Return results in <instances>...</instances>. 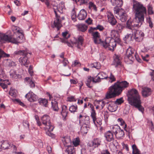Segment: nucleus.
Listing matches in <instances>:
<instances>
[{
  "mask_svg": "<svg viewBox=\"0 0 154 154\" xmlns=\"http://www.w3.org/2000/svg\"><path fill=\"white\" fill-rule=\"evenodd\" d=\"M133 10L135 14L133 20H128L127 22L126 27L132 30L136 29L135 28L141 26L144 21V16L147 13L146 9L141 3L134 1Z\"/></svg>",
  "mask_w": 154,
  "mask_h": 154,
  "instance_id": "obj_1",
  "label": "nucleus"
},
{
  "mask_svg": "<svg viewBox=\"0 0 154 154\" xmlns=\"http://www.w3.org/2000/svg\"><path fill=\"white\" fill-rule=\"evenodd\" d=\"M15 28L16 31L14 32L13 37L5 34L0 33V42L4 43L7 42L15 44L21 42L23 38V34L17 29L18 27H15Z\"/></svg>",
  "mask_w": 154,
  "mask_h": 154,
  "instance_id": "obj_2",
  "label": "nucleus"
},
{
  "mask_svg": "<svg viewBox=\"0 0 154 154\" xmlns=\"http://www.w3.org/2000/svg\"><path fill=\"white\" fill-rule=\"evenodd\" d=\"M128 93V100L129 103L135 106L140 111L143 112V109L140 105L141 101L137 91L133 88L129 91Z\"/></svg>",
  "mask_w": 154,
  "mask_h": 154,
  "instance_id": "obj_3",
  "label": "nucleus"
},
{
  "mask_svg": "<svg viewBox=\"0 0 154 154\" xmlns=\"http://www.w3.org/2000/svg\"><path fill=\"white\" fill-rule=\"evenodd\" d=\"M64 39L61 40L62 42L66 43L69 47L72 48V45L75 46L78 48H80L83 42V38L82 36L79 37L77 39L74 38L70 40L71 43L69 42L66 39L70 37V35L67 31L63 32L62 34Z\"/></svg>",
  "mask_w": 154,
  "mask_h": 154,
  "instance_id": "obj_4",
  "label": "nucleus"
},
{
  "mask_svg": "<svg viewBox=\"0 0 154 154\" xmlns=\"http://www.w3.org/2000/svg\"><path fill=\"white\" fill-rule=\"evenodd\" d=\"M114 11L116 17L122 22H125L127 20V16L124 10L116 7L114 8Z\"/></svg>",
  "mask_w": 154,
  "mask_h": 154,
  "instance_id": "obj_5",
  "label": "nucleus"
},
{
  "mask_svg": "<svg viewBox=\"0 0 154 154\" xmlns=\"http://www.w3.org/2000/svg\"><path fill=\"white\" fill-rule=\"evenodd\" d=\"M116 41L110 37H107L104 42H102L101 45L105 48H108L110 50H113L116 46Z\"/></svg>",
  "mask_w": 154,
  "mask_h": 154,
  "instance_id": "obj_6",
  "label": "nucleus"
},
{
  "mask_svg": "<svg viewBox=\"0 0 154 154\" xmlns=\"http://www.w3.org/2000/svg\"><path fill=\"white\" fill-rule=\"evenodd\" d=\"M54 13L56 17L54 21V24L55 27L58 30L62 26V21L64 19V17L62 15V14H59L56 11L54 10Z\"/></svg>",
  "mask_w": 154,
  "mask_h": 154,
  "instance_id": "obj_7",
  "label": "nucleus"
},
{
  "mask_svg": "<svg viewBox=\"0 0 154 154\" xmlns=\"http://www.w3.org/2000/svg\"><path fill=\"white\" fill-rule=\"evenodd\" d=\"M119 94H120L114 85H112L109 88L108 91L106 94L105 98L107 99L112 98Z\"/></svg>",
  "mask_w": 154,
  "mask_h": 154,
  "instance_id": "obj_8",
  "label": "nucleus"
},
{
  "mask_svg": "<svg viewBox=\"0 0 154 154\" xmlns=\"http://www.w3.org/2000/svg\"><path fill=\"white\" fill-rule=\"evenodd\" d=\"M113 85L120 94L124 89L128 87L129 83L125 81H117Z\"/></svg>",
  "mask_w": 154,
  "mask_h": 154,
  "instance_id": "obj_9",
  "label": "nucleus"
},
{
  "mask_svg": "<svg viewBox=\"0 0 154 154\" xmlns=\"http://www.w3.org/2000/svg\"><path fill=\"white\" fill-rule=\"evenodd\" d=\"M132 33L134 38L136 41L140 42L142 40L144 36L143 32L136 29L133 30Z\"/></svg>",
  "mask_w": 154,
  "mask_h": 154,
  "instance_id": "obj_10",
  "label": "nucleus"
},
{
  "mask_svg": "<svg viewBox=\"0 0 154 154\" xmlns=\"http://www.w3.org/2000/svg\"><path fill=\"white\" fill-rule=\"evenodd\" d=\"M41 121L43 125L45 126L46 128H48L50 130L53 129V125H51L50 117L47 115H44L41 118Z\"/></svg>",
  "mask_w": 154,
  "mask_h": 154,
  "instance_id": "obj_11",
  "label": "nucleus"
},
{
  "mask_svg": "<svg viewBox=\"0 0 154 154\" xmlns=\"http://www.w3.org/2000/svg\"><path fill=\"white\" fill-rule=\"evenodd\" d=\"M101 141L98 138L95 139L89 142L88 144V148L90 150L94 149L95 148L98 147L100 145Z\"/></svg>",
  "mask_w": 154,
  "mask_h": 154,
  "instance_id": "obj_12",
  "label": "nucleus"
},
{
  "mask_svg": "<svg viewBox=\"0 0 154 154\" xmlns=\"http://www.w3.org/2000/svg\"><path fill=\"white\" fill-rule=\"evenodd\" d=\"M134 50L131 47L128 48L127 50L126 54L128 59L131 61L134 60Z\"/></svg>",
  "mask_w": 154,
  "mask_h": 154,
  "instance_id": "obj_13",
  "label": "nucleus"
},
{
  "mask_svg": "<svg viewBox=\"0 0 154 154\" xmlns=\"http://www.w3.org/2000/svg\"><path fill=\"white\" fill-rule=\"evenodd\" d=\"M26 97L27 98L28 100L31 102L36 101L38 98L37 96L32 92L30 91L25 95Z\"/></svg>",
  "mask_w": 154,
  "mask_h": 154,
  "instance_id": "obj_14",
  "label": "nucleus"
},
{
  "mask_svg": "<svg viewBox=\"0 0 154 154\" xmlns=\"http://www.w3.org/2000/svg\"><path fill=\"white\" fill-rule=\"evenodd\" d=\"M92 35L94 43L96 44H100L101 45L102 42L103 41H102L101 39H100L99 33L97 32H93L92 33Z\"/></svg>",
  "mask_w": 154,
  "mask_h": 154,
  "instance_id": "obj_15",
  "label": "nucleus"
},
{
  "mask_svg": "<svg viewBox=\"0 0 154 154\" xmlns=\"http://www.w3.org/2000/svg\"><path fill=\"white\" fill-rule=\"evenodd\" d=\"M107 17L109 22L112 26L115 25L117 21L115 18L114 15L111 13H109L107 14Z\"/></svg>",
  "mask_w": 154,
  "mask_h": 154,
  "instance_id": "obj_16",
  "label": "nucleus"
},
{
  "mask_svg": "<svg viewBox=\"0 0 154 154\" xmlns=\"http://www.w3.org/2000/svg\"><path fill=\"white\" fill-rule=\"evenodd\" d=\"M26 55H25L23 57H21L19 59V61L22 65H23L26 67H28L29 61H28V58Z\"/></svg>",
  "mask_w": 154,
  "mask_h": 154,
  "instance_id": "obj_17",
  "label": "nucleus"
},
{
  "mask_svg": "<svg viewBox=\"0 0 154 154\" xmlns=\"http://www.w3.org/2000/svg\"><path fill=\"white\" fill-rule=\"evenodd\" d=\"M152 93L151 88L148 87H145L142 89V94L144 97H147L150 95Z\"/></svg>",
  "mask_w": 154,
  "mask_h": 154,
  "instance_id": "obj_18",
  "label": "nucleus"
},
{
  "mask_svg": "<svg viewBox=\"0 0 154 154\" xmlns=\"http://www.w3.org/2000/svg\"><path fill=\"white\" fill-rule=\"evenodd\" d=\"M107 108L111 112L116 111L117 109V105L114 102H110L107 103Z\"/></svg>",
  "mask_w": 154,
  "mask_h": 154,
  "instance_id": "obj_19",
  "label": "nucleus"
},
{
  "mask_svg": "<svg viewBox=\"0 0 154 154\" xmlns=\"http://www.w3.org/2000/svg\"><path fill=\"white\" fill-rule=\"evenodd\" d=\"M114 64L116 67L120 66L121 64V57L120 55L115 54L114 56Z\"/></svg>",
  "mask_w": 154,
  "mask_h": 154,
  "instance_id": "obj_20",
  "label": "nucleus"
},
{
  "mask_svg": "<svg viewBox=\"0 0 154 154\" xmlns=\"http://www.w3.org/2000/svg\"><path fill=\"white\" fill-rule=\"evenodd\" d=\"M104 137L108 142L112 141L114 140L113 133L110 131L106 132L104 134Z\"/></svg>",
  "mask_w": 154,
  "mask_h": 154,
  "instance_id": "obj_21",
  "label": "nucleus"
},
{
  "mask_svg": "<svg viewBox=\"0 0 154 154\" xmlns=\"http://www.w3.org/2000/svg\"><path fill=\"white\" fill-rule=\"evenodd\" d=\"M111 38L113 39L118 42L120 41V38L118 32L115 30H111L110 32Z\"/></svg>",
  "mask_w": 154,
  "mask_h": 154,
  "instance_id": "obj_22",
  "label": "nucleus"
},
{
  "mask_svg": "<svg viewBox=\"0 0 154 154\" xmlns=\"http://www.w3.org/2000/svg\"><path fill=\"white\" fill-rule=\"evenodd\" d=\"M10 147V144L7 141H3L0 142V149H7Z\"/></svg>",
  "mask_w": 154,
  "mask_h": 154,
  "instance_id": "obj_23",
  "label": "nucleus"
},
{
  "mask_svg": "<svg viewBox=\"0 0 154 154\" xmlns=\"http://www.w3.org/2000/svg\"><path fill=\"white\" fill-rule=\"evenodd\" d=\"M87 16V13L84 9L81 10L79 13L77 17L80 20L85 19Z\"/></svg>",
  "mask_w": 154,
  "mask_h": 154,
  "instance_id": "obj_24",
  "label": "nucleus"
},
{
  "mask_svg": "<svg viewBox=\"0 0 154 154\" xmlns=\"http://www.w3.org/2000/svg\"><path fill=\"white\" fill-rule=\"evenodd\" d=\"M65 8L64 3L63 2H61L58 5V7L56 10L54 9V10L57 11L58 14H62L61 13L63 12L62 10Z\"/></svg>",
  "mask_w": 154,
  "mask_h": 154,
  "instance_id": "obj_25",
  "label": "nucleus"
},
{
  "mask_svg": "<svg viewBox=\"0 0 154 154\" xmlns=\"http://www.w3.org/2000/svg\"><path fill=\"white\" fill-rule=\"evenodd\" d=\"M65 152L67 154H75V150L74 147L72 146L66 147Z\"/></svg>",
  "mask_w": 154,
  "mask_h": 154,
  "instance_id": "obj_26",
  "label": "nucleus"
},
{
  "mask_svg": "<svg viewBox=\"0 0 154 154\" xmlns=\"http://www.w3.org/2000/svg\"><path fill=\"white\" fill-rule=\"evenodd\" d=\"M62 109L61 113L63 117L65 119L67 116L68 112V109L66 106L63 105L62 106Z\"/></svg>",
  "mask_w": 154,
  "mask_h": 154,
  "instance_id": "obj_27",
  "label": "nucleus"
},
{
  "mask_svg": "<svg viewBox=\"0 0 154 154\" xmlns=\"http://www.w3.org/2000/svg\"><path fill=\"white\" fill-rule=\"evenodd\" d=\"M63 143V144L66 147H67L68 146H70V144H71V141L70 138L69 137H65L62 140Z\"/></svg>",
  "mask_w": 154,
  "mask_h": 154,
  "instance_id": "obj_28",
  "label": "nucleus"
},
{
  "mask_svg": "<svg viewBox=\"0 0 154 154\" xmlns=\"http://www.w3.org/2000/svg\"><path fill=\"white\" fill-rule=\"evenodd\" d=\"M111 2L113 5L118 7H121L123 4L122 0H111Z\"/></svg>",
  "mask_w": 154,
  "mask_h": 154,
  "instance_id": "obj_29",
  "label": "nucleus"
},
{
  "mask_svg": "<svg viewBox=\"0 0 154 154\" xmlns=\"http://www.w3.org/2000/svg\"><path fill=\"white\" fill-rule=\"evenodd\" d=\"M125 134L124 131L121 129H120V130H119L117 133L115 135L116 138L118 139H121L124 136Z\"/></svg>",
  "mask_w": 154,
  "mask_h": 154,
  "instance_id": "obj_30",
  "label": "nucleus"
},
{
  "mask_svg": "<svg viewBox=\"0 0 154 154\" xmlns=\"http://www.w3.org/2000/svg\"><path fill=\"white\" fill-rule=\"evenodd\" d=\"M89 128V125L82 124L81 128V131L83 134H86Z\"/></svg>",
  "mask_w": 154,
  "mask_h": 154,
  "instance_id": "obj_31",
  "label": "nucleus"
},
{
  "mask_svg": "<svg viewBox=\"0 0 154 154\" xmlns=\"http://www.w3.org/2000/svg\"><path fill=\"white\" fill-rule=\"evenodd\" d=\"M78 29L82 32H85L87 29L88 27L85 25L80 24L77 25Z\"/></svg>",
  "mask_w": 154,
  "mask_h": 154,
  "instance_id": "obj_32",
  "label": "nucleus"
},
{
  "mask_svg": "<svg viewBox=\"0 0 154 154\" xmlns=\"http://www.w3.org/2000/svg\"><path fill=\"white\" fill-rule=\"evenodd\" d=\"M93 77L91 76H88L85 82L86 85L89 88H91L92 87V85L91 84V81H93Z\"/></svg>",
  "mask_w": 154,
  "mask_h": 154,
  "instance_id": "obj_33",
  "label": "nucleus"
},
{
  "mask_svg": "<svg viewBox=\"0 0 154 154\" xmlns=\"http://www.w3.org/2000/svg\"><path fill=\"white\" fill-rule=\"evenodd\" d=\"M14 53L15 55H20L23 56L27 55L28 54L27 52L24 50L17 51L14 52Z\"/></svg>",
  "mask_w": 154,
  "mask_h": 154,
  "instance_id": "obj_34",
  "label": "nucleus"
},
{
  "mask_svg": "<svg viewBox=\"0 0 154 154\" xmlns=\"http://www.w3.org/2000/svg\"><path fill=\"white\" fill-rule=\"evenodd\" d=\"M52 107L53 110L55 111H57L58 110V108L57 106V103L55 100H52L51 102Z\"/></svg>",
  "mask_w": 154,
  "mask_h": 154,
  "instance_id": "obj_35",
  "label": "nucleus"
},
{
  "mask_svg": "<svg viewBox=\"0 0 154 154\" xmlns=\"http://www.w3.org/2000/svg\"><path fill=\"white\" fill-rule=\"evenodd\" d=\"M39 102L40 104L45 107H47L48 106V101L45 99H41L39 100Z\"/></svg>",
  "mask_w": 154,
  "mask_h": 154,
  "instance_id": "obj_36",
  "label": "nucleus"
},
{
  "mask_svg": "<svg viewBox=\"0 0 154 154\" xmlns=\"http://www.w3.org/2000/svg\"><path fill=\"white\" fill-rule=\"evenodd\" d=\"M90 123V119L89 116H86L83 117V121L82 124L89 125Z\"/></svg>",
  "mask_w": 154,
  "mask_h": 154,
  "instance_id": "obj_37",
  "label": "nucleus"
},
{
  "mask_svg": "<svg viewBox=\"0 0 154 154\" xmlns=\"http://www.w3.org/2000/svg\"><path fill=\"white\" fill-rule=\"evenodd\" d=\"M120 127L118 125H115L112 126L111 128V130L115 135L116 134V133L120 130Z\"/></svg>",
  "mask_w": 154,
  "mask_h": 154,
  "instance_id": "obj_38",
  "label": "nucleus"
},
{
  "mask_svg": "<svg viewBox=\"0 0 154 154\" xmlns=\"http://www.w3.org/2000/svg\"><path fill=\"white\" fill-rule=\"evenodd\" d=\"M132 148L133 149V154H141L140 151L137 148L135 144H133L132 145Z\"/></svg>",
  "mask_w": 154,
  "mask_h": 154,
  "instance_id": "obj_39",
  "label": "nucleus"
},
{
  "mask_svg": "<svg viewBox=\"0 0 154 154\" xmlns=\"http://www.w3.org/2000/svg\"><path fill=\"white\" fill-rule=\"evenodd\" d=\"M10 76L13 78L15 79H17L19 76V75L17 74L14 70H11L10 72Z\"/></svg>",
  "mask_w": 154,
  "mask_h": 154,
  "instance_id": "obj_40",
  "label": "nucleus"
},
{
  "mask_svg": "<svg viewBox=\"0 0 154 154\" xmlns=\"http://www.w3.org/2000/svg\"><path fill=\"white\" fill-rule=\"evenodd\" d=\"M98 75L99 78L101 79H106L108 78V76L106 73L103 72H100Z\"/></svg>",
  "mask_w": 154,
  "mask_h": 154,
  "instance_id": "obj_41",
  "label": "nucleus"
},
{
  "mask_svg": "<svg viewBox=\"0 0 154 154\" xmlns=\"http://www.w3.org/2000/svg\"><path fill=\"white\" fill-rule=\"evenodd\" d=\"M92 68H95L97 69H99L100 67V63L96 62L91 63L89 65Z\"/></svg>",
  "mask_w": 154,
  "mask_h": 154,
  "instance_id": "obj_42",
  "label": "nucleus"
},
{
  "mask_svg": "<svg viewBox=\"0 0 154 154\" xmlns=\"http://www.w3.org/2000/svg\"><path fill=\"white\" fill-rule=\"evenodd\" d=\"M147 8L148 9V14L149 15L153 14L154 12L153 10V8L152 5L149 4L147 6Z\"/></svg>",
  "mask_w": 154,
  "mask_h": 154,
  "instance_id": "obj_43",
  "label": "nucleus"
},
{
  "mask_svg": "<svg viewBox=\"0 0 154 154\" xmlns=\"http://www.w3.org/2000/svg\"><path fill=\"white\" fill-rule=\"evenodd\" d=\"M89 0H75V2L81 5L84 4H86L88 2Z\"/></svg>",
  "mask_w": 154,
  "mask_h": 154,
  "instance_id": "obj_44",
  "label": "nucleus"
},
{
  "mask_svg": "<svg viewBox=\"0 0 154 154\" xmlns=\"http://www.w3.org/2000/svg\"><path fill=\"white\" fill-rule=\"evenodd\" d=\"M91 116L92 118L93 121L95 124H96L95 121L96 120V113L95 111L93 110H92V112H91Z\"/></svg>",
  "mask_w": 154,
  "mask_h": 154,
  "instance_id": "obj_45",
  "label": "nucleus"
},
{
  "mask_svg": "<svg viewBox=\"0 0 154 154\" xmlns=\"http://www.w3.org/2000/svg\"><path fill=\"white\" fill-rule=\"evenodd\" d=\"M132 37H133L132 34V35L131 34H127L124 38V39L127 42H129L132 40Z\"/></svg>",
  "mask_w": 154,
  "mask_h": 154,
  "instance_id": "obj_46",
  "label": "nucleus"
},
{
  "mask_svg": "<svg viewBox=\"0 0 154 154\" xmlns=\"http://www.w3.org/2000/svg\"><path fill=\"white\" fill-rule=\"evenodd\" d=\"M146 22L149 25V27L152 28L153 26V24L152 23V21L151 17H147Z\"/></svg>",
  "mask_w": 154,
  "mask_h": 154,
  "instance_id": "obj_47",
  "label": "nucleus"
},
{
  "mask_svg": "<svg viewBox=\"0 0 154 154\" xmlns=\"http://www.w3.org/2000/svg\"><path fill=\"white\" fill-rule=\"evenodd\" d=\"M80 140L79 137H77L72 141V143L75 146H77L79 145Z\"/></svg>",
  "mask_w": 154,
  "mask_h": 154,
  "instance_id": "obj_48",
  "label": "nucleus"
},
{
  "mask_svg": "<svg viewBox=\"0 0 154 154\" xmlns=\"http://www.w3.org/2000/svg\"><path fill=\"white\" fill-rule=\"evenodd\" d=\"M77 109V106L76 105H72L69 108V110L71 112H74L76 111Z\"/></svg>",
  "mask_w": 154,
  "mask_h": 154,
  "instance_id": "obj_49",
  "label": "nucleus"
},
{
  "mask_svg": "<svg viewBox=\"0 0 154 154\" xmlns=\"http://www.w3.org/2000/svg\"><path fill=\"white\" fill-rule=\"evenodd\" d=\"M89 8L90 9H93L94 10L97 11V8L96 5L93 2H90L89 3Z\"/></svg>",
  "mask_w": 154,
  "mask_h": 154,
  "instance_id": "obj_50",
  "label": "nucleus"
},
{
  "mask_svg": "<svg viewBox=\"0 0 154 154\" xmlns=\"http://www.w3.org/2000/svg\"><path fill=\"white\" fill-rule=\"evenodd\" d=\"M53 129L52 130H50L49 129L46 128V127H44V129L45 131H46V133L49 136H52L53 135V134H52L51 133V131H52L53 130V129L54 128V127L53 126Z\"/></svg>",
  "mask_w": 154,
  "mask_h": 154,
  "instance_id": "obj_51",
  "label": "nucleus"
},
{
  "mask_svg": "<svg viewBox=\"0 0 154 154\" xmlns=\"http://www.w3.org/2000/svg\"><path fill=\"white\" fill-rule=\"evenodd\" d=\"M9 94L13 97H16L17 95L15 90L11 88L9 92Z\"/></svg>",
  "mask_w": 154,
  "mask_h": 154,
  "instance_id": "obj_52",
  "label": "nucleus"
},
{
  "mask_svg": "<svg viewBox=\"0 0 154 154\" xmlns=\"http://www.w3.org/2000/svg\"><path fill=\"white\" fill-rule=\"evenodd\" d=\"M114 102L117 105H120L123 103L124 100H123L122 98H120L117 99L116 101Z\"/></svg>",
  "mask_w": 154,
  "mask_h": 154,
  "instance_id": "obj_53",
  "label": "nucleus"
},
{
  "mask_svg": "<svg viewBox=\"0 0 154 154\" xmlns=\"http://www.w3.org/2000/svg\"><path fill=\"white\" fill-rule=\"evenodd\" d=\"M118 121L119 122H120L121 123V125H124V130H125V128L126 127L127 125L126 124H125V122L121 118H119L118 119Z\"/></svg>",
  "mask_w": 154,
  "mask_h": 154,
  "instance_id": "obj_54",
  "label": "nucleus"
},
{
  "mask_svg": "<svg viewBox=\"0 0 154 154\" xmlns=\"http://www.w3.org/2000/svg\"><path fill=\"white\" fill-rule=\"evenodd\" d=\"M23 125L26 129H29V124L26 120H24L23 122Z\"/></svg>",
  "mask_w": 154,
  "mask_h": 154,
  "instance_id": "obj_55",
  "label": "nucleus"
},
{
  "mask_svg": "<svg viewBox=\"0 0 154 154\" xmlns=\"http://www.w3.org/2000/svg\"><path fill=\"white\" fill-rule=\"evenodd\" d=\"M101 79L99 78L98 75L96 78H93V82L94 83L99 82L100 81Z\"/></svg>",
  "mask_w": 154,
  "mask_h": 154,
  "instance_id": "obj_56",
  "label": "nucleus"
},
{
  "mask_svg": "<svg viewBox=\"0 0 154 154\" xmlns=\"http://www.w3.org/2000/svg\"><path fill=\"white\" fill-rule=\"evenodd\" d=\"M108 78H109L111 80V82L116 81V78L114 75H113L111 73H110V76L109 77H108Z\"/></svg>",
  "mask_w": 154,
  "mask_h": 154,
  "instance_id": "obj_57",
  "label": "nucleus"
},
{
  "mask_svg": "<svg viewBox=\"0 0 154 154\" xmlns=\"http://www.w3.org/2000/svg\"><path fill=\"white\" fill-rule=\"evenodd\" d=\"M10 146L13 149V152L14 153H16L17 148L16 146L14 145H13V144H10Z\"/></svg>",
  "mask_w": 154,
  "mask_h": 154,
  "instance_id": "obj_58",
  "label": "nucleus"
},
{
  "mask_svg": "<svg viewBox=\"0 0 154 154\" xmlns=\"http://www.w3.org/2000/svg\"><path fill=\"white\" fill-rule=\"evenodd\" d=\"M0 86L3 89H5L7 88L6 84H4V83L2 82L1 79H0Z\"/></svg>",
  "mask_w": 154,
  "mask_h": 154,
  "instance_id": "obj_59",
  "label": "nucleus"
},
{
  "mask_svg": "<svg viewBox=\"0 0 154 154\" xmlns=\"http://www.w3.org/2000/svg\"><path fill=\"white\" fill-rule=\"evenodd\" d=\"M68 100L70 102L75 101L76 100L73 96H71L68 98Z\"/></svg>",
  "mask_w": 154,
  "mask_h": 154,
  "instance_id": "obj_60",
  "label": "nucleus"
},
{
  "mask_svg": "<svg viewBox=\"0 0 154 154\" xmlns=\"http://www.w3.org/2000/svg\"><path fill=\"white\" fill-rule=\"evenodd\" d=\"M116 28L117 29L121 30L122 29L123 26L121 24L119 23L117 25Z\"/></svg>",
  "mask_w": 154,
  "mask_h": 154,
  "instance_id": "obj_61",
  "label": "nucleus"
},
{
  "mask_svg": "<svg viewBox=\"0 0 154 154\" xmlns=\"http://www.w3.org/2000/svg\"><path fill=\"white\" fill-rule=\"evenodd\" d=\"M28 72L30 75H32L33 73L32 67L31 66H30L28 69Z\"/></svg>",
  "mask_w": 154,
  "mask_h": 154,
  "instance_id": "obj_62",
  "label": "nucleus"
},
{
  "mask_svg": "<svg viewBox=\"0 0 154 154\" xmlns=\"http://www.w3.org/2000/svg\"><path fill=\"white\" fill-rule=\"evenodd\" d=\"M152 72L150 73V75L151 76L152 79L154 81V70H152Z\"/></svg>",
  "mask_w": 154,
  "mask_h": 154,
  "instance_id": "obj_63",
  "label": "nucleus"
},
{
  "mask_svg": "<svg viewBox=\"0 0 154 154\" xmlns=\"http://www.w3.org/2000/svg\"><path fill=\"white\" fill-rule=\"evenodd\" d=\"M101 154H110L109 151L107 149L103 150Z\"/></svg>",
  "mask_w": 154,
  "mask_h": 154,
  "instance_id": "obj_64",
  "label": "nucleus"
}]
</instances>
